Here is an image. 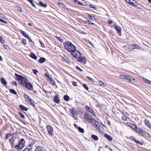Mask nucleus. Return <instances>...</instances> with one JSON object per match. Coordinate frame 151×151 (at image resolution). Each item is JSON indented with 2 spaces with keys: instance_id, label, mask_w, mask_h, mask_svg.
<instances>
[{
  "instance_id": "f257e3e1",
  "label": "nucleus",
  "mask_w": 151,
  "mask_h": 151,
  "mask_svg": "<svg viewBox=\"0 0 151 151\" xmlns=\"http://www.w3.org/2000/svg\"><path fill=\"white\" fill-rule=\"evenodd\" d=\"M64 45L65 49L70 53L76 48V47L69 41H66L64 43Z\"/></svg>"
},
{
  "instance_id": "f03ea898",
  "label": "nucleus",
  "mask_w": 151,
  "mask_h": 151,
  "mask_svg": "<svg viewBox=\"0 0 151 151\" xmlns=\"http://www.w3.org/2000/svg\"><path fill=\"white\" fill-rule=\"evenodd\" d=\"M25 142H26L24 139H20L18 140V144L15 145L14 148L17 149L21 150L25 146Z\"/></svg>"
},
{
  "instance_id": "7ed1b4c3",
  "label": "nucleus",
  "mask_w": 151,
  "mask_h": 151,
  "mask_svg": "<svg viewBox=\"0 0 151 151\" xmlns=\"http://www.w3.org/2000/svg\"><path fill=\"white\" fill-rule=\"evenodd\" d=\"M15 76L17 80L20 81V83L23 86H24L27 82V79L26 78L17 74H15Z\"/></svg>"
},
{
  "instance_id": "20e7f679",
  "label": "nucleus",
  "mask_w": 151,
  "mask_h": 151,
  "mask_svg": "<svg viewBox=\"0 0 151 151\" xmlns=\"http://www.w3.org/2000/svg\"><path fill=\"white\" fill-rule=\"evenodd\" d=\"M84 119L86 121L90 123H92L95 121V119L90 114L85 113L84 115Z\"/></svg>"
},
{
  "instance_id": "39448f33",
  "label": "nucleus",
  "mask_w": 151,
  "mask_h": 151,
  "mask_svg": "<svg viewBox=\"0 0 151 151\" xmlns=\"http://www.w3.org/2000/svg\"><path fill=\"white\" fill-rule=\"evenodd\" d=\"M70 54L73 57L76 58L78 59L81 58V53L79 51L76 50V49L72 51L70 53Z\"/></svg>"
},
{
  "instance_id": "423d86ee",
  "label": "nucleus",
  "mask_w": 151,
  "mask_h": 151,
  "mask_svg": "<svg viewBox=\"0 0 151 151\" xmlns=\"http://www.w3.org/2000/svg\"><path fill=\"white\" fill-rule=\"evenodd\" d=\"M119 77L121 79H125L127 80H129V82L131 81L133 82V81H134L135 80V79H131V77L130 76L127 75H120Z\"/></svg>"
},
{
  "instance_id": "0eeeda50",
  "label": "nucleus",
  "mask_w": 151,
  "mask_h": 151,
  "mask_svg": "<svg viewBox=\"0 0 151 151\" xmlns=\"http://www.w3.org/2000/svg\"><path fill=\"white\" fill-rule=\"evenodd\" d=\"M135 131L137 133L139 134L142 136H144L145 135V131L140 129L138 128L137 127V129H135Z\"/></svg>"
},
{
  "instance_id": "6e6552de",
  "label": "nucleus",
  "mask_w": 151,
  "mask_h": 151,
  "mask_svg": "<svg viewBox=\"0 0 151 151\" xmlns=\"http://www.w3.org/2000/svg\"><path fill=\"white\" fill-rule=\"evenodd\" d=\"M47 129L49 135L52 136L53 135V129L52 127L50 125H48L46 127Z\"/></svg>"
},
{
  "instance_id": "1a4fd4ad",
  "label": "nucleus",
  "mask_w": 151,
  "mask_h": 151,
  "mask_svg": "<svg viewBox=\"0 0 151 151\" xmlns=\"http://www.w3.org/2000/svg\"><path fill=\"white\" fill-rule=\"evenodd\" d=\"M24 86L29 90H32L33 89V85L30 82H27Z\"/></svg>"
},
{
  "instance_id": "9d476101",
  "label": "nucleus",
  "mask_w": 151,
  "mask_h": 151,
  "mask_svg": "<svg viewBox=\"0 0 151 151\" xmlns=\"http://www.w3.org/2000/svg\"><path fill=\"white\" fill-rule=\"evenodd\" d=\"M36 141L32 139L30 140L29 145L27 146L28 147L32 149L33 145L35 143Z\"/></svg>"
},
{
  "instance_id": "9b49d317",
  "label": "nucleus",
  "mask_w": 151,
  "mask_h": 151,
  "mask_svg": "<svg viewBox=\"0 0 151 151\" xmlns=\"http://www.w3.org/2000/svg\"><path fill=\"white\" fill-rule=\"evenodd\" d=\"M85 109L86 110H88V111L90 112L92 115L93 116H95V113L94 112L93 110L90 107L87 106H85Z\"/></svg>"
},
{
  "instance_id": "f8f14e48",
  "label": "nucleus",
  "mask_w": 151,
  "mask_h": 151,
  "mask_svg": "<svg viewBox=\"0 0 151 151\" xmlns=\"http://www.w3.org/2000/svg\"><path fill=\"white\" fill-rule=\"evenodd\" d=\"M115 28L116 30L117 31V32L119 34V36H121V28L119 26H115Z\"/></svg>"
},
{
  "instance_id": "ddd939ff",
  "label": "nucleus",
  "mask_w": 151,
  "mask_h": 151,
  "mask_svg": "<svg viewBox=\"0 0 151 151\" xmlns=\"http://www.w3.org/2000/svg\"><path fill=\"white\" fill-rule=\"evenodd\" d=\"M70 112L73 117L76 116V111L75 108H73L70 109Z\"/></svg>"
},
{
  "instance_id": "4468645a",
  "label": "nucleus",
  "mask_w": 151,
  "mask_h": 151,
  "mask_svg": "<svg viewBox=\"0 0 151 151\" xmlns=\"http://www.w3.org/2000/svg\"><path fill=\"white\" fill-rule=\"evenodd\" d=\"M15 138L14 137H12L9 140L11 146L14 147L15 145Z\"/></svg>"
},
{
  "instance_id": "2eb2a0df",
  "label": "nucleus",
  "mask_w": 151,
  "mask_h": 151,
  "mask_svg": "<svg viewBox=\"0 0 151 151\" xmlns=\"http://www.w3.org/2000/svg\"><path fill=\"white\" fill-rule=\"evenodd\" d=\"M54 101L57 103H59L60 100L58 95L55 96L54 98Z\"/></svg>"
},
{
  "instance_id": "dca6fc26",
  "label": "nucleus",
  "mask_w": 151,
  "mask_h": 151,
  "mask_svg": "<svg viewBox=\"0 0 151 151\" xmlns=\"http://www.w3.org/2000/svg\"><path fill=\"white\" fill-rule=\"evenodd\" d=\"M92 124H93V126L95 128H98L100 127V124L97 122L96 120L95 121L93 122Z\"/></svg>"
},
{
  "instance_id": "f3484780",
  "label": "nucleus",
  "mask_w": 151,
  "mask_h": 151,
  "mask_svg": "<svg viewBox=\"0 0 151 151\" xmlns=\"http://www.w3.org/2000/svg\"><path fill=\"white\" fill-rule=\"evenodd\" d=\"M134 0H129L127 2L132 6H136L137 4L135 3H134Z\"/></svg>"
},
{
  "instance_id": "a211bd4d",
  "label": "nucleus",
  "mask_w": 151,
  "mask_h": 151,
  "mask_svg": "<svg viewBox=\"0 0 151 151\" xmlns=\"http://www.w3.org/2000/svg\"><path fill=\"white\" fill-rule=\"evenodd\" d=\"M1 81L2 84L4 86H6L7 82L5 78H1Z\"/></svg>"
},
{
  "instance_id": "6ab92c4d",
  "label": "nucleus",
  "mask_w": 151,
  "mask_h": 151,
  "mask_svg": "<svg viewBox=\"0 0 151 151\" xmlns=\"http://www.w3.org/2000/svg\"><path fill=\"white\" fill-rule=\"evenodd\" d=\"M19 107L20 109L24 111H26L28 110V109L27 108L24 107L22 105H19Z\"/></svg>"
},
{
  "instance_id": "aec40b11",
  "label": "nucleus",
  "mask_w": 151,
  "mask_h": 151,
  "mask_svg": "<svg viewBox=\"0 0 151 151\" xmlns=\"http://www.w3.org/2000/svg\"><path fill=\"white\" fill-rule=\"evenodd\" d=\"M145 125L150 128V127L151 126V124L149 121L148 120L146 119L145 121Z\"/></svg>"
},
{
  "instance_id": "412c9836",
  "label": "nucleus",
  "mask_w": 151,
  "mask_h": 151,
  "mask_svg": "<svg viewBox=\"0 0 151 151\" xmlns=\"http://www.w3.org/2000/svg\"><path fill=\"white\" fill-rule=\"evenodd\" d=\"M35 151H44L43 148L42 147L38 146L36 147Z\"/></svg>"
},
{
  "instance_id": "4be33fe9",
  "label": "nucleus",
  "mask_w": 151,
  "mask_h": 151,
  "mask_svg": "<svg viewBox=\"0 0 151 151\" xmlns=\"http://www.w3.org/2000/svg\"><path fill=\"white\" fill-rule=\"evenodd\" d=\"M104 137L110 141H111L112 139V137L106 134H104Z\"/></svg>"
},
{
  "instance_id": "5701e85b",
  "label": "nucleus",
  "mask_w": 151,
  "mask_h": 151,
  "mask_svg": "<svg viewBox=\"0 0 151 151\" xmlns=\"http://www.w3.org/2000/svg\"><path fill=\"white\" fill-rule=\"evenodd\" d=\"M20 32L25 37L27 38V37H28L29 36L24 31L21 30Z\"/></svg>"
},
{
  "instance_id": "b1692460",
  "label": "nucleus",
  "mask_w": 151,
  "mask_h": 151,
  "mask_svg": "<svg viewBox=\"0 0 151 151\" xmlns=\"http://www.w3.org/2000/svg\"><path fill=\"white\" fill-rule=\"evenodd\" d=\"M78 59L79 60H78V61L80 62H82L83 63H84L86 60V58L84 57H83L82 58L81 57V58Z\"/></svg>"
},
{
  "instance_id": "393cba45",
  "label": "nucleus",
  "mask_w": 151,
  "mask_h": 151,
  "mask_svg": "<svg viewBox=\"0 0 151 151\" xmlns=\"http://www.w3.org/2000/svg\"><path fill=\"white\" fill-rule=\"evenodd\" d=\"M30 56L33 59L36 60L37 58V56L33 53L32 52L30 54Z\"/></svg>"
},
{
  "instance_id": "a878e982",
  "label": "nucleus",
  "mask_w": 151,
  "mask_h": 151,
  "mask_svg": "<svg viewBox=\"0 0 151 151\" xmlns=\"http://www.w3.org/2000/svg\"><path fill=\"white\" fill-rule=\"evenodd\" d=\"M49 80L50 81V83L53 86H55V85L56 83L52 78H50V79H49Z\"/></svg>"
},
{
  "instance_id": "bb28decb",
  "label": "nucleus",
  "mask_w": 151,
  "mask_h": 151,
  "mask_svg": "<svg viewBox=\"0 0 151 151\" xmlns=\"http://www.w3.org/2000/svg\"><path fill=\"white\" fill-rule=\"evenodd\" d=\"M45 60V59L44 58H40V59L39 60L38 62L41 63H42L44 62Z\"/></svg>"
},
{
  "instance_id": "cd10ccee",
  "label": "nucleus",
  "mask_w": 151,
  "mask_h": 151,
  "mask_svg": "<svg viewBox=\"0 0 151 151\" xmlns=\"http://www.w3.org/2000/svg\"><path fill=\"white\" fill-rule=\"evenodd\" d=\"M99 84L101 86H103L104 87H106V83H104L101 81H100L99 82Z\"/></svg>"
},
{
  "instance_id": "c85d7f7f",
  "label": "nucleus",
  "mask_w": 151,
  "mask_h": 151,
  "mask_svg": "<svg viewBox=\"0 0 151 151\" xmlns=\"http://www.w3.org/2000/svg\"><path fill=\"white\" fill-rule=\"evenodd\" d=\"M39 4L41 6L43 7L44 8L46 7L47 6V4H45L41 1H40Z\"/></svg>"
},
{
  "instance_id": "c756f323",
  "label": "nucleus",
  "mask_w": 151,
  "mask_h": 151,
  "mask_svg": "<svg viewBox=\"0 0 151 151\" xmlns=\"http://www.w3.org/2000/svg\"><path fill=\"white\" fill-rule=\"evenodd\" d=\"M91 137L93 139L95 140H98L99 139L98 137L95 135L93 134L91 135Z\"/></svg>"
},
{
  "instance_id": "7c9ffc66",
  "label": "nucleus",
  "mask_w": 151,
  "mask_h": 151,
  "mask_svg": "<svg viewBox=\"0 0 151 151\" xmlns=\"http://www.w3.org/2000/svg\"><path fill=\"white\" fill-rule=\"evenodd\" d=\"M63 99L65 100L68 101L69 100V97L68 96L65 95L64 96Z\"/></svg>"
},
{
  "instance_id": "2f4dec72",
  "label": "nucleus",
  "mask_w": 151,
  "mask_h": 151,
  "mask_svg": "<svg viewBox=\"0 0 151 151\" xmlns=\"http://www.w3.org/2000/svg\"><path fill=\"white\" fill-rule=\"evenodd\" d=\"M132 140L134 141L135 143H136L137 144H139L141 145H142V143L141 142H140L139 141L136 140L134 138H133L132 139Z\"/></svg>"
},
{
  "instance_id": "473e14b6",
  "label": "nucleus",
  "mask_w": 151,
  "mask_h": 151,
  "mask_svg": "<svg viewBox=\"0 0 151 151\" xmlns=\"http://www.w3.org/2000/svg\"><path fill=\"white\" fill-rule=\"evenodd\" d=\"M10 92L16 95L17 94V92L14 89H10L9 90Z\"/></svg>"
},
{
  "instance_id": "72a5a7b5",
  "label": "nucleus",
  "mask_w": 151,
  "mask_h": 151,
  "mask_svg": "<svg viewBox=\"0 0 151 151\" xmlns=\"http://www.w3.org/2000/svg\"><path fill=\"white\" fill-rule=\"evenodd\" d=\"M78 129L79 132L82 133H83L84 132V130L80 127H78Z\"/></svg>"
},
{
  "instance_id": "f704fd0d",
  "label": "nucleus",
  "mask_w": 151,
  "mask_h": 151,
  "mask_svg": "<svg viewBox=\"0 0 151 151\" xmlns=\"http://www.w3.org/2000/svg\"><path fill=\"white\" fill-rule=\"evenodd\" d=\"M19 114L22 118L24 119L25 118V116L21 112H19Z\"/></svg>"
},
{
  "instance_id": "c9c22d12",
  "label": "nucleus",
  "mask_w": 151,
  "mask_h": 151,
  "mask_svg": "<svg viewBox=\"0 0 151 151\" xmlns=\"http://www.w3.org/2000/svg\"><path fill=\"white\" fill-rule=\"evenodd\" d=\"M86 23L88 24H91L94 25V23L92 22L89 20H87L86 22Z\"/></svg>"
},
{
  "instance_id": "e433bc0d",
  "label": "nucleus",
  "mask_w": 151,
  "mask_h": 151,
  "mask_svg": "<svg viewBox=\"0 0 151 151\" xmlns=\"http://www.w3.org/2000/svg\"><path fill=\"white\" fill-rule=\"evenodd\" d=\"M29 102L32 105H34L35 104L34 101L32 99H30V100L29 101Z\"/></svg>"
},
{
  "instance_id": "4c0bfd02",
  "label": "nucleus",
  "mask_w": 151,
  "mask_h": 151,
  "mask_svg": "<svg viewBox=\"0 0 151 151\" xmlns=\"http://www.w3.org/2000/svg\"><path fill=\"white\" fill-rule=\"evenodd\" d=\"M22 151H32V150L27 147L25 149Z\"/></svg>"
},
{
  "instance_id": "58836bf2",
  "label": "nucleus",
  "mask_w": 151,
  "mask_h": 151,
  "mask_svg": "<svg viewBox=\"0 0 151 151\" xmlns=\"http://www.w3.org/2000/svg\"><path fill=\"white\" fill-rule=\"evenodd\" d=\"M4 48L6 49L7 50H10V48L8 45H4L3 46Z\"/></svg>"
},
{
  "instance_id": "ea45409f",
  "label": "nucleus",
  "mask_w": 151,
  "mask_h": 151,
  "mask_svg": "<svg viewBox=\"0 0 151 151\" xmlns=\"http://www.w3.org/2000/svg\"><path fill=\"white\" fill-rule=\"evenodd\" d=\"M11 136V134H10L8 133L6 134V139H8Z\"/></svg>"
},
{
  "instance_id": "a19ab883",
  "label": "nucleus",
  "mask_w": 151,
  "mask_h": 151,
  "mask_svg": "<svg viewBox=\"0 0 151 151\" xmlns=\"http://www.w3.org/2000/svg\"><path fill=\"white\" fill-rule=\"evenodd\" d=\"M88 16L90 17V19L91 20H93L95 19V18L94 17H92L90 15H89Z\"/></svg>"
},
{
  "instance_id": "79ce46f5",
  "label": "nucleus",
  "mask_w": 151,
  "mask_h": 151,
  "mask_svg": "<svg viewBox=\"0 0 151 151\" xmlns=\"http://www.w3.org/2000/svg\"><path fill=\"white\" fill-rule=\"evenodd\" d=\"M45 76L47 78H48L49 80L50 79V78H52L51 77H50V75L49 74L45 73Z\"/></svg>"
},
{
  "instance_id": "37998d69",
  "label": "nucleus",
  "mask_w": 151,
  "mask_h": 151,
  "mask_svg": "<svg viewBox=\"0 0 151 151\" xmlns=\"http://www.w3.org/2000/svg\"><path fill=\"white\" fill-rule=\"evenodd\" d=\"M137 127L135 124H133L132 128L135 131V129H137Z\"/></svg>"
},
{
  "instance_id": "c03bdc74",
  "label": "nucleus",
  "mask_w": 151,
  "mask_h": 151,
  "mask_svg": "<svg viewBox=\"0 0 151 151\" xmlns=\"http://www.w3.org/2000/svg\"><path fill=\"white\" fill-rule=\"evenodd\" d=\"M83 87L85 88L86 90H88V88L87 85L85 84H83Z\"/></svg>"
},
{
  "instance_id": "a18cd8bd",
  "label": "nucleus",
  "mask_w": 151,
  "mask_h": 151,
  "mask_svg": "<svg viewBox=\"0 0 151 151\" xmlns=\"http://www.w3.org/2000/svg\"><path fill=\"white\" fill-rule=\"evenodd\" d=\"M143 80L145 83H147V82L148 81H149V80L148 79L144 78H142Z\"/></svg>"
},
{
  "instance_id": "49530a36",
  "label": "nucleus",
  "mask_w": 151,
  "mask_h": 151,
  "mask_svg": "<svg viewBox=\"0 0 151 151\" xmlns=\"http://www.w3.org/2000/svg\"><path fill=\"white\" fill-rule=\"evenodd\" d=\"M33 72L34 74L35 75H37V73H38V71L36 69H33Z\"/></svg>"
},
{
  "instance_id": "de8ad7c7",
  "label": "nucleus",
  "mask_w": 151,
  "mask_h": 151,
  "mask_svg": "<svg viewBox=\"0 0 151 151\" xmlns=\"http://www.w3.org/2000/svg\"><path fill=\"white\" fill-rule=\"evenodd\" d=\"M22 42L24 45H27V41L25 39H23Z\"/></svg>"
},
{
  "instance_id": "09e8293b",
  "label": "nucleus",
  "mask_w": 151,
  "mask_h": 151,
  "mask_svg": "<svg viewBox=\"0 0 151 151\" xmlns=\"http://www.w3.org/2000/svg\"><path fill=\"white\" fill-rule=\"evenodd\" d=\"M25 99H28L29 101L31 99L30 97L27 95H25Z\"/></svg>"
},
{
  "instance_id": "8fccbe9b",
  "label": "nucleus",
  "mask_w": 151,
  "mask_h": 151,
  "mask_svg": "<svg viewBox=\"0 0 151 151\" xmlns=\"http://www.w3.org/2000/svg\"><path fill=\"white\" fill-rule=\"evenodd\" d=\"M0 21L3 22L4 23H7V22L6 21H5V20H4L3 19H1L0 18Z\"/></svg>"
},
{
  "instance_id": "3c124183",
  "label": "nucleus",
  "mask_w": 151,
  "mask_h": 151,
  "mask_svg": "<svg viewBox=\"0 0 151 151\" xmlns=\"http://www.w3.org/2000/svg\"><path fill=\"white\" fill-rule=\"evenodd\" d=\"M75 3L77 4H79V5H81V2H80V1H77V0H76V1H75Z\"/></svg>"
},
{
  "instance_id": "603ef678",
  "label": "nucleus",
  "mask_w": 151,
  "mask_h": 151,
  "mask_svg": "<svg viewBox=\"0 0 151 151\" xmlns=\"http://www.w3.org/2000/svg\"><path fill=\"white\" fill-rule=\"evenodd\" d=\"M40 42L41 44V46L43 47H45L44 45L42 42L41 41H40Z\"/></svg>"
},
{
  "instance_id": "864d4df0",
  "label": "nucleus",
  "mask_w": 151,
  "mask_h": 151,
  "mask_svg": "<svg viewBox=\"0 0 151 151\" xmlns=\"http://www.w3.org/2000/svg\"><path fill=\"white\" fill-rule=\"evenodd\" d=\"M73 85L75 86H77V82L74 81L73 82Z\"/></svg>"
},
{
  "instance_id": "5fc2aeb1",
  "label": "nucleus",
  "mask_w": 151,
  "mask_h": 151,
  "mask_svg": "<svg viewBox=\"0 0 151 151\" xmlns=\"http://www.w3.org/2000/svg\"><path fill=\"white\" fill-rule=\"evenodd\" d=\"M3 39V37L2 36H1L0 37V40L1 43H3L4 42Z\"/></svg>"
},
{
  "instance_id": "6e6d98bb",
  "label": "nucleus",
  "mask_w": 151,
  "mask_h": 151,
  "mask_svg": "<svg viewBox=\"0 0 151 151\" xmlns=\"http://www.w3.org/2000/svg\"><path fill=\"white\" fill-rule=\"evenodd\" d=\"M57 38L59 41H60L61 42H62L63 41V40L62 39H61L60 37H58Z\"/></svg>"
},
{
  "instance_id": "4d7b16f0",
  "label": "nucleus",
  "mask_w": 151,
  "mask_h": 151,
  "mask_svg": "<svg viewBox=\"0 0 151 151\" xmlns=\"http://www.w3.org/2000/svg\"><path fill=\"white\" fill-rule=\"evenodd\" d=\"M87 78L88 79H89V80H90L91 81H93V79L92 78H90V77H89L88 76H87Z\"/></svg>"
},
{
  "instance_id": "13d9d810",
  "label": "nucleus",
  "mask_w": 151,
  "mask_h": 151,
  "mask_svg": "<svg viewBox=\"0 0 151 151\" xmlns=\"http://www.w3.org/2000/svg\"><path fill=\"white\" fill-rule=\"evenodd\" d=\"M122 119L123 120L126 121L127 120V118H126L125 116H122Z\"/></svg>"
},
{
  "instance_id": "bf43d9fd",
  "label": "nucleus",
  "mask_w": 151,
  "mask_h": 151,
  "mask_svg": "<svg viewBox=\"0 0 151 151\" xmlns=\"http://www.w3.org/2000/svg\"><path fill=\"white\" fill-rule=\"evenodd\" d=\"M76 68H77V69L78 70H80L81 71H83L82 70H81V68H80L79 67H78V66H76Z\"/></svg>"
},
{
  "instance_id": "052dcab7",
  "label": "nucleus",
  "mask_w": 151,
  "mask_h": 151,
  "mask_svg": "<svg viewBox=\"0 0 151 151\" xmlns=\"http://www.w3.org/2000/svg\"><path fill=\"white\" fill-rule=\"evenodd\" d=\"M27 38L28 39V40L29 42H32V41L31 40V39L29 37V36H28V37H27Z\"/></svg>"
},
{
  "instance_id": "680f3d73",
  "label": "nucleus",
  "mask_w": 151,
  "mask_h": 151,
  "mask_svg": "<svg viewBox=\"0 0 151 151\" xmlns=\"http://www.w3.org/2000/svg\"><path fill=\"white\" fill-rule=\"evenodd\" d=\"M13 85H15L16 86H17V83L15 81H14L13 82Z\"/></svg>"
},
{
  "instance_id": "e2e57ef3",
  "label": "nucleus",
  "mask_w": 151,
  "mask_h": 151,
  "mask_svg": "<svg viewBox=\"0 0 151 151\" xmlns=\"http://www.w3.org/2000/svg\"><path fill=\"white\" fill-rule=\"evenodd\" d=\"M112 22V21H108V22L109 24H111Z\"/></svg>"
},
{
  "instance_id": "0e129e2a",
  "label": "nucleus",
  "mask_w": 151,
  "mask_h": 151,
  "mask_svg": "<svg viewBox=\"0 0 151 151\" xmlns=\"http://www.w3.org/2000/svg\"><path fill=\"white\" fill-rule=\"evenodd\" d=\"M89 43H90L91 45L93 47H94V44H92V43L91 42H89Z\"/></svg>"
},
{
  "instance_id": "69168bd1",
  "label": "nucleus",
  "mask_w": 151,
  "mask_h": 151,
  "mask_svg": "<svg viewBox=\"0 0 151 151\" xmlns=\"http://www.w3.org/2000/svg\"><path fill=\"white\" fill-rule=\"evenodd\" d=\"M74 127L76 128H78V125L76 124H75L74 125Z\"/></svg>"
},
{
  "instance_id": "338daca9",
  "label": "nucleus",
  "mask_w": 151,
  "mask_h": 151,
  "mask_svg": "<svg viewBox=\"0 0 151 151\" xmlns=\"http://www.w3.org/2000/svg\"><path fill=\"white\" fill-rule=\"evenodd\" d=\"M130 124H132L130 123H128L127 125L130 127L131 126V125H130Z\"/></svg>"
},
{
  "instance_id": "774afa93",
  "label": "nucleus",
  "mask_w": 151,
  "mask_h": 151,
  "mask_svg": "<svg viewBox=\"0 0 151 151\" xmlns=\"http://www.w3.org/2000/svg\"><path fill=\"white\" fill-rule=\"evenodd\" d=\"M89 6L91 8H93V5L91 4H89Z\"/></svg>"
}]
</instances>
